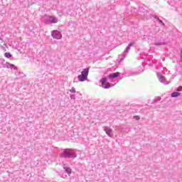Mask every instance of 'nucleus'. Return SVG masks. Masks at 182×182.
I'll list each match as a JSON object with an SVG mask.
<instances>
[{
  "mask_svg": "<svg viewBox=\"0 0 182 182\" xmlns=\"http://www.w3.org/2000/svg\"><path fill=\"white\" fill-rule=\"evenodd\" d=\"M89 75V68H85L82 71L81 75H78V80L80 82H85L87 80V76Z\"/></svg>",
  "mask_w": 182,
  "mask_h": 182,
  "instance_id": "1",
  "label": "nucleus"
},
{
  "mask_svg": "<svg viewBox=\"0 0 182 182\" xmlns=\"http://www.w3.org/2000/svg\"><path fill=\"white\" fill-rule=\"evenodd\" d=\"M52 36L54 38V39H61L62 38V34L60 33V31H54L52 33Z\"/></svg>",
  "mask_w": 182,
  "mask_h": 182,
  "instance_id": "2",
  "label": "nucleus"
},
{
  "mask_svg": "<svg viewBox=\"0 0 182 182\" xmlns=\"http://www.w3.org/2000/svg\"><path fill=\"white\" fill-rule=\"evenodd\" d=\"M120 75V73H112L109 75V79H114L116 77H119Z\"/></svg>",
  "mask_w": 182,
  "mask_h": 182,
  "instance_id": "3",
  "label": "nucleus"
},
{
  "mask_svg": "<svg viewBox=\"0 0 182 182\" xmlns=\"http://www.w3.org/2000/svg\"><path fill=\"white\" fill-rule=\"evenodd\" d=\"M65 154L66 157H69V156H72L73 154V150L72 149H66L65 151Z\"/></svg>",
  "mask_w": 182,
  "mask_h": 182,
  "instance_id": "4",
  "label": "nucleus"
},
{
  "mask_svg": "<svg viewBox=\"0 0 182 182\" xmlns=\"http://www.w3.org/2000/svg\"><path fill=\"white\" fill-rule=\"evenodd\" d=\"M6 68H8V69H16V67L14 65L9 63L6 64Z\"/></svg>",
  "mask_w": 182,
  "mask_h": 182,
  "instance_id": "5",
  "label": "nucleus"
},
{
  "mask_svg": "<svg viewBox=\"0 0 182 182\" xmlns=\"http://www.w3.org/2000/svg\"><path fill=\"white\" fill-rule=\"evenodd\" d=\"M49 21H50V22H52L53 23H56V22H58V20L56 19V18H55L53 16H50Z\"/></svg>",
  "mask_w": 182,
  "mask_h": 182,
  "instance_id": "6",
  "label": "nucleus"
},
{
  "mask_svg": "<svg viewBox=\"0 0 182 182\" xmlns=\"http://www.w3.org/2000/svg\"><path fill=\"white\" fill-rule=\"evenodd\" d=\"M180 95H181L180 92H172L171 96V97H177V96H180Z\"/></svg>",
  "mask_w": 182,
  "mask_h": 182,
  "instance_id": "7",
  "label": "nucleus"
},
{
  "mask_svg": "<svg viewBox=\"0 0 182 182\" xmlns=\"http://www.w3.org/2000/svg\"><path fill=\"white\" fill-rule=\"evenodd\" d=\"M101 82H102V86H105V85H106V82H107V79H106V78H102V79L101 80Z\"/></svg>",
  "mask_w": 182,
  "mask_h": 182,
  "instance_id": "8",
  "label": "nucleus"
},
{
  "mask_svg": "<svg viewBox=\"0 0 182 182\" xmlns=\"http://www.w3.org/2000/svg\"><path fill=\"white\" fill-rule=\"evenodd\" d=\"M4 56L8 58H12V55H11L9 53H5Z\"/></svg>",
  "mask_w": 182,
  "mask_h": 182,
  "instance_id": "9",
  "label": "nucleus"
},
{
  "mask_svg": "<svg viewBox=\"0 0 182 182\" xmlns=\"http://www.w3.org/2000/svg\"><path fill=\"white\" fill-rule=\"evenodd\" d=\"M66 173H68V174H72V169L70 168H67L65 169Z\"/></svg>",
  "mask_w": 182,
  "mask_h": 182,
  "instance_id": "10",
  "label": "nucleus"
},
{
  "mask_svg": "<svg viewBox=\"0 0 182 182\" xmlns=\"http://www.w3.org/2000/svg\"><path fill=\"white\" fill-rule=\"evenodd\" d=\"M106 133H107V134L108 136H109V135H110V133H112V129H108V130H106Z\"/></svg>",
  "mask_w": 182,
  "mask_h": 182,
  "instance_id": "11",
  "label": "nucleus"
},
{
  "mask_svg": "<svg viewBox=\"0 0 182 182\" xmlns=\"http://www.w3.org/2000/svg\"><path fill=\"white\" fill-rule=\"evenodd\" d=\"M70 92H71L72 93H76V90H75V88L73 87V88L70 90Z\"/></svg>",
  "mask_w": 182,
  "mask_h": 182,
  "instance_id": "12",
  "label": "nucleus"
},
{
  "mask_svg": "<svg viewBox=\"0 0 182 182\" xmlns=\"http://www.w3.org/2000/svg\"><path fill=\"white\" fill-rule=\"evenodd\" d=\"M103 87L104 89H109V87H110V84L108 83V86H104Z\"/></svg>",
  "mask_w": 182,
  "mask_h": 182,
  "instance_id": "13",
  "label": "nucleus"
},
{
  "mask_svg": "<svg viewBox=\"0 0 182 182\" xmlns=\"http://www.w3.org/2000/svg\"><path fill=\"white\" fill-rule=\"evenodd\" d=\"M159 21L160 23H161V25H162L163 26H164V23L163 22V21L159 19Z\"/></svg>",
  "mask_w": 182,
  "mask_h": 182,
  "instance_id": "14",
  "label": "nucleus"
},
{
  "mask_svg": "<svg viewBox=\"0 0 182 182\" xmlns=\"http://www.w3.org/2000/svg\"><path fill=\"white\" fill-rule=\"evenodd\" d=\"M134 118L136 119V120H140V117L139 116H135Z\"/></svg>",
  "mask_w": 182,
  "mask_h": 182,
  "instance_id": "15",
  "label": "nucleus"
},
{
  "mask_svg": "<svg viewBox=\"0 0 182 182\" xmlns=\"http://www.w3.org/2000/svg\"><path fill=\"white\" fill-rule=\"evenodd\" d=\"M181 89H182V87H179L177 89V91H178V92H181Z\"/></svg>",
  "mask_w": 182,
  "mask_h": 182,
  "instance_id": "16",
  "label": "nucleus"
},
{
  "mask_svg": "<svg viewBox=\"0 0 182 182\" xmlns=\"http://www.w3.org/2000/svg\"><path fill=\"white\" fill-rule=\"evenodd\" d=\"M129 50H130V47L128 46V48H127L126 51L129 52Z\"/></svg>",
  "mask_w": 182,
  "mask_h": 182,
  "instance_id": "17",
  "label": "nucleus"
},
{
  "mask_svg": "<svg viewBox=\"0 0 182 182\" xmlns=\"http://www.w3.org/2000/svg\"><path fill=\"white\" fill-rule=\"evenodd\" d=\"M128 46H129V48H131L132 46H133V44H132V43H129V44L128 45Z\"/></svg>",
  "mask_w": 182,
  "mask_h": 182,
  "instance_id": "18",
  "label": "nucleus"
}]
</instances>
